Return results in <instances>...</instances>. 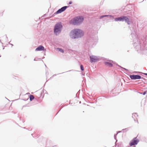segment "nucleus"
Returning a JSON list of instances; mask_svg holds the SVG:
<instances>
[{"label":"nucleus","instance_id":"47","mask_svg":"<svg viewBox=\"0 0 147 147\" xmlns=\"http://www.w3.org/2000/svg\"><path fill=\"white\" fill-rule=\"evenodd\" d=\"M118 146L119 147V145H118Z\"/></svg>","mask_w":147,"mask_h":147},{"label":"nucleus","instance_id":"45","mask_svg":"<svg viewBox=\"0 0 147 147\" xmlns=\"http://www.w3.org/2000/svg\"><path fill=\"white\" fill-rule=\"evenodd\" d=\"M81 103V101H80V103Z\"/></svg>","mask_w":147,"mask_h":147},{"label":"nucleus","instance_id":"34","mask_svg":"<svg viewBox=\"0 0 147 147\" xmlns=\"http://www.w3.org/2000/svg\"><path fill=\"white\" fill-rule=\"evenodd\" d=\"M34 61H36V60L35 59H34Z\"/></svg>","mask_w":147,"mask_h":147},{"label":"nucleus","instance_id":"40","mask_svg":"<svg viewBox=\"0 0 147 147\" xmlns=\"http://www.w3.org/2000/svg\"><path fill=\"white\" fill-rule=\"evenodd\" d=\"M142 82H144L143 81V80H142Z\"/></svg>","mask_w":147,"mask_h":147},{"label":"nucleus","instance_id":"10","mask_svg":"<svg viewBox=\"0 0 147 147\" xmlns=\"http://www.w3.org/2000/svg\"><path fill=\"white\" fill-rule=\"evenodd\" d=\"M115 63L113 61L111 60H110L109 61H106L104 62V64L106 65H107L108 66L111 67L113 66V65L112 63Z\"/></svg>","mask_w":147,"mask_h":147},{"label":"nucleus","instance_id":"19","mask_svg":"<svg viewBox=\"0 0 147 147\" xmlns=\"http://www.w3.org/2000/svg\"><path fill=\"white\" fill-rule=\"evenodd\" d=\"M147 91L146 90V91H144L143 93H140V94H142L143 95H145L146 94V93H147Z\"/></svg>","mask_w":147,"mask_h":147},{"label":"nucleus","instance_id":"24","mask_svg":"<svg viewBox=\"0 0 147 147\" xmlns=\"http://www.w3.org/2000/svg\"><path fill=\"white\" fill-rule=\"evenodd\" d=\"M72 3V2L71 1H70L69 3V4H71Z\"/></svg>","mask_w":147,"mask_h":147},{"label":"nucleus","instance_id":"13","mask_svg":"<svg viewBox=\"0 0 147 147\" xmlns=\"http://www.w3.org/2000/svg\"><path fill=\"white\" fill-rule=\"evenodd\" d=\"M109 17L110 18H114V16H111V15H104L101 16H100V19H101L103 17Z\"/></svg>","mask_w":147,"mask_h":147},{"label":"nucleus","instance_id":"35","mask_svg":"<svg viewBox=\"0 0 147 147\" xmlns=\"http://www.w3.org/2000/svg\"><path fill=\"white\" fill-rule=\"evenodd\" d=\"M71 70H70L68 71H71Z\"/></svg>","mask_w":147,"mask_h":147},{"label":"nucleus","instance_id":"2","mask_svg":"<svg viewBox=\"0 0 147 147\" xmlns=\"http://www.w3.org/2000/svg\"><path fill=\"white\" fill-rule=\"evenodd\" d=\"M84 35V32L81 30L76 28L72 30L69 33L70 37L72 39H78L82 37Z\"/></svg>","mask_w":147,"mask_h":147},{"label":"nucleus","instance_id":"3","mask_svg":"<svg viewBox=\"0 0 147 147\" xmlns=\"http://www.w3.org/2000/svg\"><path fill=\"white\" fill-rule=\"evenodd\" d=\"M84 20V18L81 16H78L71 19L69 23L74 26H78L82 24Z\"/></svg>","mask_w":147,"mask_h":147},{"label":"nucleus","instance_id":"43","mask_svg":"<svg viewBox=\"0 0 147 147\" xmlns=\"http://www.w3.org/2000/svg\"><path fill=\"white\" fill-rule=\"evenodd\" d=\"M64 72H63V73H61V74H63V73H64Z\"/></svg>","mask_w":147,"mask_h":147},{"label":"nucleus","instance_id":"36","mask_svg":"<svg viewBox=\"0 0 147 147\" xmlns=\"http://www.w3.org/2000/svg\"><path fill=\"white\" fill-rule=\"evenodd\" d=\"M29 130H31V129H29Z\"/></svg>","mask_w":147,"mask_h":147},{"label":"nucleus","instance_id":"4","mask_svg":"<svg viewBox=\"0 0 147 147\" xmlns=\"http://www.w3.org/2000/svg\"><path fill=\"white\" fill-rule=\"evenodd\" d=\"M63 28V26L61 22L57 23L55 25L54 28V32L56 36L58 35L61 32Z\"/></svg>","mask_w":147,"mask_h":147},{"label":"nucleus","instance_id":"17","mask_svg":"<svg viewBox=\"0 0 147 147\" xmlns=\"http://www.w3.org/2000/svg\"><path fill=\"white\" fill-rule=\"evenodd\" d=\"M59 51L60 52H61L62 53H64V50L62 49L61 48H57Z\"/></svg>","mask_w":147,"mask_h":147},{"label":"nucleus","instance_id":"12","mask_svg":"<svg viewBox=\"0 0 147 147\" xmlns=\"http://www.w3.org/2000/svg\"><path fill=\"white\" fill-rule=\"evenodd\" d=\"M138 116V115L136 113L132 114V117L134 119V121L135 122H136V121H138V120L136 118V117Z\"/></svg>","mask_w":147,"mask_h":147},{"label":"nucleus","instance_id":"33","mask_svg":"<svg viewBox=\"0 0 147 147\" xmlns=\"http://www.w3.org/2000/svg\"><path fill=\"white\" fill-rule=\"evenodd\" d=\"M10 42H9L8 44H9L11 45V43H10Z\"/></svg>","mask_w":147,"mask_h":147},{"label":"nucleus","instance_id":"38","mask_svg":"<svg viewBox=\"0 0 147 147\" xmlns=\"http://www.w3.org/2000/svg\"><path fill=\"white\" fill-rule=\"evenodd\" d=\"M4 49V47L3 48V49Z\"/></svg>","mask_w":147,"mask_h":147},{"label":"nucleus","instance_id":"22","mask_svg":"<svg viewBox=\"0 0 147 147\" xmlns=\"http://www.w3.org/2000/svg\"><path fill=\"white\" fill-rule=\"evenodd\" d=\"M141 78H141L140 79H142L143 80H146V79H145L144 78L141 77Z\"/></svg>","mask_w":147,"mask_h":147},{"label":"nucleus","instance_id":"6","mask_svg":"<svg viewBox=\"0 0 147 147\" xmlns=\"http://www.w3.org/2000/svg\"><path fill=\"white\" fill-rule=\"evenodd\" d=\"M139 142V140L138 139H137V137L134 138L130 142L129 144L130 146H131L134 145H137L138 142Z\"/></svg>","mask_w":147,"mask_h":147},{"label":"nucleus","instance_id":"16","mask_svg":"<svg viewBox=\"0 0 147 147\" xmlns=\"http://www.w3.org/2000/svg\"><path fill=\"white\" fill-rule=\"evenodd\" d=\"M117 135H116H116H114V138L116 140V142H115V145H116V146L117 145V144H116V142L117 141V140L116 139V136Z\"/></svg>","mask_w":147,"mask_h":147},{"label":"nucleus","instance_id":"25","mask_svg":"<svg viewBox=\"0 0 147 147\" xmlns=\"http://www.w3.org/2000/svg\"><path fill=\"white\" fill-rule=\"evenodd\" d=\"M55 15H56V14H55V13H54L53 14V15H52L51 17H53V16H55Z\"/></svg>","mask_w":147,"mask_h":147},{"label":"nucleus","instance_id":"48","mask_svg":"<svg viewBox=\"0 0 147 147\" xmlns=\"http://www.w3.org/2000/svg\"><path fill=\"white\" fill-rule=\"evenodd\" d=\"M58 74H57V75H58Z\"/></svg>","mask_w":147,"mask_h":147},{"label":"nucleus","instance_id":"32","mask_svg":"<svg viewBox=\"0 0 147 147\" xmlns=\"http://www.w3.org/2000/svg\"><path fill=\"white\" fill-rule=\"evenodd\" d=\"M61 109H60V110H59V111L57 112V113L56 115L57 114V113H58L59 112L60 110H61Z\"/></svg>","mask_w":147,"mask_h":147},{"label":"nucleus","instance_id":"21","mask_svg":"<svg viewBox=\"0 0 147 147\" xmlns=\"http://www.w3.org/2000/svg\"><path fill=\"white\" fill-rule=\"evenodd\" d=\"M43 92H41L40 94V96L39 97H38V98H40V97H41L43 95Z\"/></svg>","mask_w":147,"mask_h":147},{"label":"nucleus","instance_id":"27","mask_svg":"<svg viewBox=\"0 0 147 147\" xmlns=\"http://www.w3.org/2000/svg\"><path fill=\"white\" fill-rule=\"evenodd\" d=\"M57 75L56 74H54L53 75V76L52 77H54L55 76Z\"/></svg>","mask_w":147,"mask_h":147},{"label":"nucleus","instance_id":"15","mask_svg":"<svg viewBox=\"0 0 147 147\" xmlns=\"http://www.w3.org/2000/svg\"><path fill=\"white\" fill-rule=\"evenodd\" d=\"M80 69L81 71H83L84 70V69L83 65H80Z\"/></svg>","mask_w":147,"mask_h":147},{"label":"nucleus","instance_id":"39","mask_svg":"<svg viewBox=\"0 0 147 147\" xmlns=\"http://www.w3.org/2000/svg\"><path fill=\"white\" fill-rule=\"evenodd\" d=\"M33 134H31V135L32 136Z\"/></svg>","mask_w":147,"mask_h":147},{"label":"nucleus","instance_id":"7","mask_svg":"<svg viewBox=\"0 0 147 147\" xmlns=\"http://www.w3.org/2000/svg\"><path fill=\"white\" fill-rule=\"evenodd\" d=\"M68 7L67 6H64L63 7H62L60 9H59L55 12V14H57L61 13L62 12L64 11Z\"/></svg>","mask_w":147,"mask_h":147},{"label":"nucleus","instance_id":"29","mask_svg":"<svg viewBox=\"0 0 147 147\" xmlns=\"http://www.w3.org/2000/svg\"><path fill=\"white\" fill-rule=\"evenodd\" d=\"M0 15L1 16H2L3 15V13H2L1 14H0Z\"/></svg>","mask_w":147,"mask_h":147},{"label":"nucleus","instance_id":"18","mask_svg":"<svg viewBox=\"0 0 147 147\" xmlns=\"http://www.w3.org/2000/svg\"><path fill=\"white\" fill-rule=\"evenodd\" d=\"M116 65H117L118 66V67H121V68H122V69H125V70H126L128 71V70H127V69H125V68H123V67H121V66H120V65H118V64H116Z\"/></svg>","mask_w":147,"mask_h":147},{"label":"nucleus","instance_id":"49","mask_svg":"<svg viewBox=\"0 0 147 147\" xmlns=\"http://www.w3.org/2000/svg\"><path fill=\"white\" fill-rule=\"evenodd\" d=\"M146 0H144V1H146Z\"/></svg>","mask_w":147,"mask_h":147},{"label":"nucleus","instance_id":"23","mask_svg":"<svg viewBox=\"0 0 147 147\" xmlns=\"http://www.w3.org/2000/svg\"><path fill=\"white\" fill-rule=\"evenodd\" d=\"M121 132V131H117V133L116 134V135H117L118 134L120 133Z\"/></svg>","mask_w":147,"mask_h":147},{"label":"nucleus","instance_id":"1","mask_svg":"<svg viewBox=\"0 0 147 147\" xmlns=\"http://www.w3.org/2000/svg\"><path fill=\"white\" fill-rule=\"evenodd\" d=\"M133 38V45L136 51H140L142 53L147 55V36L145 38L138 39L135 32H132L131 34Z\"/></svg>","mask_w":147,"mask_h":147},{"label":"nucleus","instance_id":"37","mask_svg":"<svg viewBox=\"0 0 147 147\" xmlns=\"http://www.w3.org/2000/svg\"><path fill=\"white\" fill-rule=\"evenodd\" d=\"M113 90H112V91H111V92H113Z\"/></svg>","mask_w":147,"mask_h":147},{"label":"nucleus","instance_id":"20","mask_svg":"<svg viewBox=\"0 0 147 147\" xmlns=\"http://www.w3.org/2000/svg\"><path fill=\"white\" fill-rule=\"evenodd\" d=\"M128 130V128H125V129H123L122 131H127Z\"/></svg>","mask_w":147,"mask_h":147},{"label":"nucleus","instance_id":"11","mask_svg":"<svg viewBox=\"0 0 147 147\" xmlns=\"http://www.w3.org/2000/svg\"><path fill=\"white\" fill-rule=\"evenodd\" d=\"M44 49L45 48L43 46L40 45L36 48L35 51H44Z\"/></svg>","mask_w":147,"mask_h":147},{"label":"nucleus","instance_id":"14","mask_svg":"<svg viewBox=\"0 0 147 147\" xmlns=\"http://www.w3.org/2000/svg\"><path fill=\"white\" fill-rule=\"evenodd\" d=\"M34 98V96L32 95L31 94L29 96L30 100V101H32Z\"/></svg>","mask_w":147,"mask_h":147},{"label":"nucleus","instance_id":"26","mask_svg":"<svg viewBox=\"0 0 147 147\" xmlns=\"http://www.w3.org/2000/svg\"><path fill=\"white\" fill-rule=\"evenodd\" d=\"M143 74L147 76V73H144Z\"/></svg>","mask_w":147,"mask_h":147},{"label":"nucleus","instance_id":"46","mask_svg":"<svg viewBox=\"0 0 147 147\" xmlns=\"http://www.w3.org/2000/svg\"><path fill=\"white\" fill-rule=\"evenodd\" d=\"M1 57V56L0 55V57Z\"/></svg>","mask_w":147,"mask_h":147},{"label":"nucleus","instance_id":"28","mask_svg":"<svg viewBox=\"0 0 147 147\" xmlns=\"http://www.w3.org/2000/svg\"><path fill=\"white\" fill-rule=\"evenodd\" d=\"M5 36H6V38L7 39L8 38H7V35H5Z\"/></svg>","mask_w":147,"mask_h":147},{"label":"nucleus","instance_id":"9","mask_svg":"<svg viewBox=\"0 0 147 147\" xmlns=\"http://www.w3.org/2000/svg\"><path fill=\"white\" fill-rule=\"evenodd\" d=\"M129 77L131 80H133L140 79L142 78L140 76L138 75H130Z\"/></svg>","mask_w":147,"mask_h":147},{"label":"nucleus","instance_id":"42","mask_svg":"<svg viewBox=\"0 0 147 147\" xmlns=\"http://www.w3.org/2000/svg\"><path fill=\"white\" fill-rule=\"evenodd\" d=\"M24 129H25V127H24Z\"/></svg>","mask_w":147,"mask_h":147},{"label":"nucleus","instance_id":"31","mask_svg":"<svg viewBox=\"0 0 147 147\" xmlns=\"http://www.w3.org/2000/svg\"><path fill=\"white\" fill-rule=\"evenodd\" d=\"M11 47H12V46H13V45L12 44H11Z\"/></svg>","mask_w":147,"mask_h":147},{"label":"nucleus","instance_id":"44","mask_svg":"<svg viewBox=\"0 0 147 147\" xmlns=\"http://www.w3.org/2000/svg\"><path fill=\"white\" fill-rule=\"evenodd\" d=\"M43 97V95H42V97Z\"/></svg>","mask_w":147,"mask_h":147},{"label":"nucleus","instance_id":"30","mask_svg":"<svg viewBox=\"0 0 147 147\" xmlns=\"http://www.w3.org/2000/svg\"><path fill=\"white\" fill-rule=\"evenodd\" d=\"M82 74L83 75V76H84V75H85V74L84 73H82Z\"/></svg>","mask_w":147,"mask_h":147},{"label":"nucleus","instance_id":"8","mask_svg":"<svg viewBox=\"0 0 147 147\" xmlns=\"http://www.w3.org/2000/svg\"><path fill=\"white\" fill-rule=\"evenodd\" d=\"M90 62L91 63H95L98 60V58L96 56L94 55L90 56Z\"/></svg>","mask_w":147,"mask_h":147},{"label":"nucleus","instance_id":"5","mask_svg":"<svg viewBox=\"0 0 147 147\" xmlns=\"http://www.w3.org/2000/svg\"><path fill=\"white\" fill-rule=\"evenodd\" d=\"M115 21H125L129 25L131 24V21L129 18L126 16H121L119 17H117L115 19Z\"/></svg>","mask_w":147,"mask_h":147},{"label":"nucleus","instance_id":"41","mask_svg":"<svg viewBox=\"0 0 147 147\" xmlns=\"http://www.w3.org/2000/svg\"><path fill=\"white\" fill-rule=\"evenodd\" d=\"M136 121L137 122V121ZM137 122H138V121H137Z\"/></svg>","mask_w":147,"mask_h":147}]
</instances>
